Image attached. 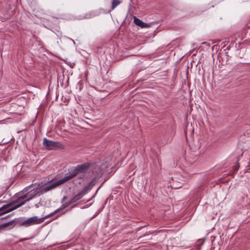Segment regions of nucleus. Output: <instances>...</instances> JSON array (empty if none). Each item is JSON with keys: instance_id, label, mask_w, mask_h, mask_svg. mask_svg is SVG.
Returning a JSON list of instances; mask_svg holds the SVG:
<instances>
[{"instance_id": "obj_1", "label": "nucleus", "mask_w": 250, "mask_h": 250, "mask_svg": "<svg viewBox=\"0 0 250 250\" xmlns=\"http://www.w3.org/2000/svg\"><path fill=\"white\" fill-rule=\"evenodd\" d=\"M39 193L37 189H33L29 191L23 196L19 197L17 200L5 205L0 208V212L3 213L11 211L18 208L34 198Z\"/></svg>"}, {"instance_id": "obj_2", "label": "nucleus", "mask_w": 250, "mask_h": 250, "mask_svg": "<svg viewBox=\"0 0 250 250\" xmlns=\"http://www.w3.org/2000/svg\"><path fill=\"white\" fill-rule=\"evenodd\" d=\"M89 167V164L88 163H85L82 165L77 166L73 171L68 176H65L64 178L66 182L74 177L77 174L80 173H84L86 171Z\"/></svg>"}, {"instance_id": "obj_3", "label": "nucleus", "mask_w": 250, "mask_h": 250, "mask_svg": "<svg viewBox=\"0 0 250 250\" xmlns=\"http://www.w3.org/2000/svg\"><path fill=\"white\" fill-rule=\"evenodd\" d=\"M109 165L106 163H102L101 165H96L93 167V173H95L97 176L101 175L106 171L107 168L109 167Z\"/></svg>"}, {"instance_id": "obj_4", "label": "nucleus", "mask_w": 250, "mask_h": 250, "mask_svg": "<svg viewBox=\"0 0 250 250\" xmlns=\"http://www.w3.org/2000/svg\"><path fill=\"white\" fill-rule=\"evenodd\" d=\"M43 145L46 149L52 150L58 147L60 144L58 142L50 141L44 138L43 140Z\"/></svg>"}, {"instance_id": "obj_5", "label": "nucleus", "mask_w": 250, "mask_h": 250, "mask_svg": "<svg viewBox=\"0 0 250 250\" xmlns=\"http://www.w3.org/2000/svg\"><path fill=\"white\" fill-rule=\"evenodd\" d=\"M66 182V181L64 177L63 178L58 180V181L50 185L49 186L45 187L42 189V191L43 192H47Z\"/></svg>"}, {"instance_id": "obj_6", "label": "nucleus", "mask_w": 250, "mask_h": 250, "mask_svg": "<svg viewBox=\"0 0 250 250\" xmlns=\"http://www.w3.org/2000/svg\"><path fill=\"white\" fill-rule=\"evenodd\" d=\"M42 222L41 219L37 216H34L27 219L22 223V225L25 226H29L34 224H38Z\"/></svg>"}, {"instance_id": "obj_7", "label": "nucleus", "mask_w": 250, "mask_h": 250, "mask_svg": "<svg viewBox=\"0 0 250 250\" xmlns=\"http://www.w3.org/2000/svg\"><path fill=\"white\" fill-rule=\"evenodd\" d=\"M133 20H134V22L137 25H138L142 28L148 27L150 26L149 24L143 22L142 21H141L140 19L137 18L136 17H134Z\"/></svg>"}, {"instance_id": "obj_8", "label": "nucleus", "mask_w": 250, "mask_h": 250, "mask_svg": "<svg viewBox=\"0 0 250 250\" xmlns=\"http://www.w3.org/2000/svg\"><path fill=\"white\" fill-rule=\"evenodd\" d=\"M84 195V192L83 191L80 192L76 194L70 201V204L75 202L76 201L81 199Z\"/></svg>"}, {"instance_id": "obj_9", "label": "nucleus", "mask_w": 250, "mask_h": 250, "mask_svg": "<svg viewBox=\"0 0 250 250\" xmlns=\"http://www.w3.org/2000/svg\"><path fill=\"white\" fill-rule=\"evenodd\" d=\"M121 3L120 0H112V9H114L117 6Z\"/></svg>"}, {"instance_id": "obj_10", "label": "nucleus", "mask_w": 250, "mask_h": 250, "mask_svg": "<svg viewBox=\"0 0 250 250\" xmlns=\"http://www.w3.org/2000/svg\"><path fill=\"white\" fill-rule=\"evenodd\" d=\"M9 225V224L8 223H6V224H4L3 225V227H6L7 226H8Z\"/></svg>"}, {"instance_id": "obj_11", "label": "nucleus", "mask_w": 250, "mask_h": 250, "mask_svg": "<svg viewBox=\"0 0 250 250\" xmlns=\"http://www.w3.org/2000/svg\"><path fill=\"white\" fill-rule=\"evenodd\" d=\"M60 210H61V209H57L55 211V213H58Z\"/></svg>"}, {"instance_id": "obj_12", "label": "nucleus", "mask_w": 250, "mask_h": 250, "mask_svg": "<svg viewBox=\"0 0 250 250\" xmlns=\"http://www.w3.org/2000/svg\"><path fill=\"white\" fill-rule=\"evenodd\" d=\"M65 199H66V197H64L63 198V199H62V200H63V201H64V200H65Z\"/></svg>"}]
</instances>
